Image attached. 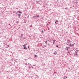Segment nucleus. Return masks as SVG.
<instances>
[{"instance_id":"obj_3","label":"nucleus","mask_w":79,"mask_h":79,"mask_svg":"<svg viewBox=\"0 0 79 79\" xmlns=\"http://www.w3.org/2000/svg\"><path fill=\"white\" fill-rule=\"evenodd\" d=\"M24 49H26V50H27V48H26L25 47H24Z\"/></svg>"},{"instance_id":"obj_20","label":"nucleus","mask_w":79,"mask_h":79,"mask_svg":"<svg viewBox=\"0 0 79 79\" xmlns=\"http://www.w3.org/2000/svg\"><path fill=\"white\" fill-rule=\"evenodd\" d=\"M55 24H56V22H55Z\"/></svg>"},{"instance_id":"obj_22","label":"nucleus","mask_w":79,"mask_h":79,"mask_svg":"<svg viewBox=\"0 0 79 79\" xmlns=\"http://www.w3.org/2000/svg\"><path fill=\"white\" fill-rule=\"evenodd\" d=\"M30 64L29 63V64Z\"/></svg>"},{"instance_id":"obj_21","label":"nucleus","mask_w":79,"mask_h":79,"mask_svg":"<svg viewBox=\"0 0 79 79\" xmlns=\"http://www.w3.org/2000/svg\"><path fill=\"white\" fill-rule=\"evenodd\" d=\"M46 44H47V43H46Z\"/></svg>"},{"instance_id":"obj_8","label":"nucleus","mask_w":79,"mask_h":79,"mask_svg":"<svg viewBox=\"0 0 79 79\" xmlns=\"http://www.w3.org/2000/svg\"><path fill=\"white\" fill-rule=\"evenodd\" d=\"M37 18L39 17V15H37Z\"/></svg>"},{"instance_id":"obj_2","label":"nucleus","mask_w":79,"mask_h":79,"mask_svg":"<svg viewBox=\"0 0 79 79\" xmlns=\"http://www.w3.org/2000/svg\"><path fill=\"white\" fill-rule=\"evenodd\" d=\"M67 45H68L69 44V41L68 40H67Z\"/></svg>"},{"instance_id":"obj_1","label":"nucleus","mask_w":79,"mask_h":79,"mask_svg":"<svg viewBox=\"0 0 79 79\" xmlns=\"http://www.w3.org/2000/svg\"><path fill=\"white\" fill-rule=\"evenodd\" d=\"M21 13H22V12L20 11H18L17 12V14L18 15V16H19H19H20V15H21Z\"/></svg>"},{"instance_id":"obj_7","label":"nucleus","mask_w":79,"mask_h":79,"mask_svg":"<svg viewBox=\"0 0 79 79\" xmlns=\"http://www.w3.org/2000/svg\"><path fill=\"white\" fill-rule=\"evenodd\" d=\"M70 47H73V45H71V44H70L69 45Z\"/></svg>"},{"instance_id":"obj_19","label":"nucleus","mask_w":79,"mask_h":79,"mask_svg":"<svg viewBox=\"0 0 79 79\" xmlns=\"http://www.w3.org/2000/svg\"><path fill=\"white\" fill-rule=\"evenodd\" d=\"M26 44H24V46H26Z\"/></svg>"},{"instance_id":"obj_16","label":"nucleus","mask_w":79,"mask_h":79,"mask_svg":"<svg viewBox=\"0 0 79 79\" xmlns=\"http://www.w3.org/2000/svg\"><path fill=\"white\" fill-rule=\"evenodd\" d=\"M74 45V44H72L73 46Z\"/></svg>"},{"instance_id":"obj_13","label":"nucleus","mask_w":79,"mask_h":79,"mask_svg":"<svg viewBox=\"0 0 79 79\" xmlns=\"http://www.w3.org/2000/svg\"><path fill=\"white\" fill-rule=\"evenodd\" d=\"M56 47H58V46L57 45H56Z\"/></svg>"},{"instance_id":"obj_14","label":"nucleus","mask_w":79,"mask_h":79,"mask_svg":"<svg viewBox=\"0 0 79 79\" xmlns=\"http://www.w3.org/2000/svg\"><path fill=\"white\" fill-rule=\"evenodd\" d=\"M10 47L9 45H8V47H7V48H8V47Z\"/></svg>"},{"instance_id":"obj_18","label":"nucleus","mask_w":79,"mask_h":79,"mask_svg":"<svg viewBox=\"0 0 79 79\" xmlns=\"http://www.w3.org/2000/svg\"><path fill=\"white\" fill-rule=\"evenodd\" d=\"M25 46L24 45H23V47H25V46Z\"/></svg>"},{"instance_id":"obj_12","label":"nucleus","mask_w":79,"mask_h":79,"mask_svg":"<svg viewBox=\"0 0 79 79\" xmlns=\"http://www.w3.org/2000/svg\"><path fill=\"white\" fill-rule=\"evenodd\" d=\"M45 43H47V41H45Z\"/></svg>"},{"instance_id":"obj_23","label":"nucleus","mask_w":79,"mask_h":79,"mask_svg":"<svg viewBox=\"0 0 79 79\" xmlns=\"http://www.w3.org/2000/svg\"><path fill=\"white\" fill-rule=\"evenodd\" d=\"M28 48H29V46H28Z\"/></svg>"},{"instance_id":"obj_9","label":"nucleus","mask_w":79,"mask_h":79,"mask_svg":"<svg viewBox=\"0 0 79 79\" xmlns=\"http://www.w3.org/2000/svg\"><path fill=\"white\" fill-rule=\"evenodd\" d=\"M53 44H55V41H53Z\"/></svg>"},{"instance_id":"obj_10","label":"nucleus","mask_w":79,"mask_h":79,"mask_svg":"<svg viewBox=\"0 0 79 79\" xmlns=\"http://www.w3.org/2000/svg\"><path fill=\"white\" fill-rule=\"evenodd\" d=\"M35 57H37V55H35Z\"/></svg>"},{"instance_id":"obj_17","label":"nucleus","mask_w":79,"mask_h":79,"mask_svg":"<svg viewBox=\"0 0 79 79\" xmlns=\"http://www.w3.org/2000/svg\"><path fill=\"white\" fill-rule=\"evenodd\" d=\"M53 40V42H54V41H55V40Z\"/></svg>"},{"instance_id":"obj_6","label":"nucleus","mask_w":79,"mask_h":79,"mask_svg":"<svg viewBox=\"0 0 79 79\" xmlns=\"http://www.w3.org/2000/svg\"><path fill=\"white\" fill-rule=\"evenodd\" d=\"M55 22H56V23H58V20H56V21H55Z\"/></svg>"},{"instance_id":"obj_11","label":"nucleus","mask_w":79,"mask_h":79,"mask_svg":"<svg viewBox=\"0 0 79 79\" xmlns=\"http://www.w3.org/2000/svg\"><path fill=\"white\" fill-rule=\"evenodd\" d=\"M42 32L43 33H44V31L43 30L42 31Z\"/></svg>"},{"instance_id":"obj_4","label":"nucleus","mask_w":79,"mask_h":79,"mask_svg":"<svg viewBox=\"0 0 79 79\" xmlns=\"http://www.w3.org/2000/svg\"><path fill=\"white\" fill-rule=\"evenodd\" d=\"M48 45L49 47H50V44L48 43Z\"/></svg>"},{"instance_id":"obj_5","label":"nucleus","mask_w":79,"mask_h":79,"mask_svg":"<svg viewBox=\"0 0 79 79\" xmlns=\"http://www.w3.org/2000/svg\"><path fill=\"white\" fill-rule=\"evenodd\" d=\"M56 52H54V54H55V55H56Z\"/></svg>"},{"instance_id":"obj_15","label":"nucleus","mask_w":79,"mask_h":79,"mask_svg":"<svg viewBox=\"0 0 79 79\" xmlns=\"http://www.w3.org/2000/svg\"><path fill=\"white\" fill-rule=\"evenodd\" d=\"M36 17H37L35 16H34L33 18H36Z\"/></svg>"}]
</instances>
